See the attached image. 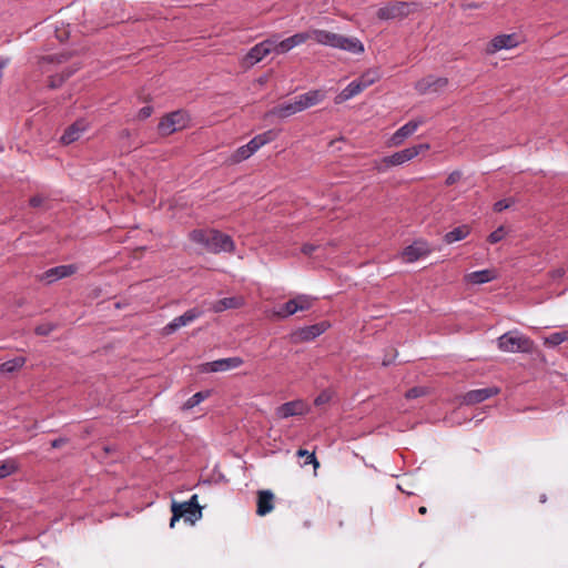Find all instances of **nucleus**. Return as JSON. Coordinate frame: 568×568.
<instances>
[{"label": "nucleus", "mask_w": 568, "mask_h": 568, "mask_svg": "<svg viewBox=\"0 0 568 568\" xmlns=\"http://www.w3.org/2000/svg\"><path fill=\"white\" fill-rule=\"evenodd\" d=\"M296 455L301 458L304 457V459H305L303 463L304 466L312 464L315 469L320 466V463L317 462L314 453H310L306 449H298Z\"/></svg>", "instance_id": "58836bf2"}, {"label": "nucleus", "mask_w": 568, "mask_h": 568, "mask_svg": "<svg viewBox=\"0 0 568 568\" xmlns=\"http://www.w3.org/2000/svg\"><path fill=\"white\" fill-rule=\"evenodd\" d=\"M418 513L420 515H425L427 513V508L425 506L419 507Z\"/></svg>", "instance_id": "4d7b16f0"}, {"label": "nucleus", "mask_w": 568, "mask_h": 568, "mask_svg": "<svg viewBox=\"0 0 568 568\" xmlns=\"http://www.w3.org/2000/svg\"><path fill=\"white\" fill-rule=\"evenodd\" d=\"M172 514L175 518H184L185 521L194 524L202 516L201 507L197 503V495H193L190 500L184 503H172Z\"/></svg>", "instance_id": "39448f33"}, {"label": "nucleus", "mask_w": 568, "mask_h": 568, "mask_svg": "<svg viewBox=\"0 0 568 568\" xmlns=\"http://www.w3.org/2000/svg\"><path fill=\"white\" fill-rule=\"evenodd\" d=\"M179 519L180 518H175V514H173V516L171 518V521H170V527L173 528Z\"/></svg>", "instance_id": "6e6d98bb"}, {"label": "nucleus", "mask_w": 568, "mask_h": 568, "mask_svg": "<svg viewBox=\"0 0 568 568\" xmlns=\"http://www.w3.org/2000/svg\"><path fill=\"white\" fill-rule=\"evenodd\" d=\"M87 130L85 121H77L72 125H70L61 136V142L63 144H70L80 139L83 132Z\"/></svg>", "instance_id": "b1692460"}, {"label": "nucleus", "mask_w": 568, "mask_h": 568, "mask_svg": "<svg viewBox=\"0 0 568 568\" xmlns=\"http://www.w3.org/2000/svg\"><path fill=\"white\" fill-rule=\"evenodd\" d=\"M448 80L443 77L427 75L415 83V90L419 94L436 93L446 88Z\"/></svg>", "instance_id": "ddd939ff"}, {"label": "nucleus", "mask_w": 568, "mask_h": 568, "mask_svg": "<svg viewBox=\"0 0 568 568\" xmlns=\"http://www.w3.org/2000/svg\"><path fill=\"white\" fill-rule=\"evenodd\" d=\"M363 90H365L358 80L352 81L342 92L336 97V102L342 103L345 102L355 95L359 94Z\"/></svg>", "instance_id": "c85d7f7f"}, {"label": "nucleus", "mask_w": 568, "mask_h": 568, "mask_svg": "<svg viewBox=\"0 0 568 568\" xmlns=\"http://www.w3.org/2000/svg\"><path fill=\"white\" fill-rule=\"evenodd\" d=\"M520 37L516 33L499 34L494 37L486 45L485 52L487 54H495L500 50H510L518 47Z\"/></svg>", "instance_id": "9b49d317"}, {"label": "nucleus", "mask_w": 568, "mask_h": 568, "mask_svg": "<svg viewBox=\"0 0 568 568\" xmlns=\"http://www.w3.org/2000/svg\"><path fill=\"white\" fill-rule=\"evenodd\" d=\"M288 42L290 50L305 43L308 40V31L295 33L288 38H286Z\"/></svg>", "instance_id": "c9c22d12"}, {"label": "nucleus", "mask_w": 568, "mask_h": 568, "mask_svg": "<svg viewBox=\"0 0 568 568\" xmlns=\"http://www.w3.org/2000/svg\"><path fill=\"white\" fill-rule=\"evenodd\" d=\"M564 275H565V270L564 268H558V270L552 272V277H561Z\"/></svg>", "instance_id": "864d4df0"}, {"label": "nucleus", "mask_w": 568, "mask_h": 568, "mask_svg": "<svg viewBox=\"0 0 568 568\" xmlns=\"http://www.w3.org/2000/svg\"><path fill=\"white\" fill-rule=\"evenodd\" d=\"M497 394H499L498 387L473 389V390L467 392L464 395L463 402L467 405H474V404L481 403Z\"/></svg>", "instance_id": "f3484780"}, {"label": "nucleus", "mask_w": 568, "mask_h": 568, "mask_svg": "<svg viewBox=\"0 0 568 568\" xmlns=\"http://www.w3.org/2000/svg\"><path fill=\"white\" fill-rule=\"evenodd\" d=\"M63 444H64V439H63V438H59V439H54V440L51 443V446H52L53 448H58V447H61Z\"/></svg>", "instance_id": "603ef678"}, {"label": "nucleus", "mask_w": 568, "mask_h": 568, "mask_svg": "<svg viewBox=\"0 0 568 568\" xmlns=\"http://www.w3.org/2000/svg\"><path fill=\"white\" fill-rule=\"evenodd\" d=\"M23 357H16L12 359H9L0 365V372L1 373H13L14 371L21 368L24 364Z\"/></svg>", "instance_id": "72a5a7b5"}, {"label": "nucleus", "mask_w": 568, "mask_h": 568, "mask_svg": "<svg viewBox=\"0 0 568 568\" xmlns=\"http://www.w3.org/2000/svg\"><path fill=\"white\" fill-rule=\"evenodd\" d=\"M425 394H426V389L424 387H414V388H410L409 390H407L405 396L408 399H413V398L423 396Z\"/></svg>", "instance_id": "a18cd8bd"}, {"label": "nucleus", "mask_w": 568, "mask_h": 568, "mask_svg": "<svg viewBox=\"0 0 568 568\" xmlns=\"http://www.w3.org/2000/svg\"><path fill=\"white\" fill-rule=\"evenodd\" d=\"M514 204V200L513 199H508V200H500L498 202H496L494 204V210L496 212H501L508 207H510L511 205Z\"/></svg>", "instance_id": "37998d69"}, {"label": "nucleus", "mask_w": 568, "mask_h": 568, "mask_svg": "<svg viewBox=\"0 0 568 568\" xmlns=\"http://www.w3.org/2000/svg\"><path fill=\"white\" fill-rule=\"evenodd\" d=\"M74 72V69L69 70L64 75L58 77V75H51L50 77V88H58L61 85V83L69 78Z\"/></svg>", "instance_id": "a19ab883"}, {"label": "nucleus", "mask_w": 568, "mask_h": 568, "mask_svg": "<svg viewBox=\"0 0 568 568\" xmlns=\"http://www.w3.org/2000/svg\"><path fill=\"white\" fill-rule=\"evenodd\" d=\"M331 398H332L331 393L327 390H324L316 396V398L314 399V404L316 406H322V405L327 404L331 400Z\"/></svg>", "instance_id": "79ce46f5"}, {"label": "nucleus", "mask_w": 568, "mask_h": 568, "mask_svg": "<svg viewBox=\"0 0 568 568\" xmlns=\"http://www.w3.org/2000/svg\"><path fill=\"white\" fill-rule=\"evenodd\" d=\"M7 63H8L7 60L0 62V80L2 79L3 69L6 68Z\"/></svg>", "instance_id": "5fc2aeb1"}, {"label": "nucleus", "mask_w": 568, "mask_h": 568, "mask_svg": "<svg viewBox=\"0 0 568 568\" xmlns=\"http://www.w3.org/2000/svg\"><path fill=\"white\" fill-rule=\"evenodd\" d=\"M243 364V359L241 357H227L221 358L213 362H207L201 365V372L205 373H216V372H226L230 369H234L240 367Z\"/></svg>", "instance_id": "4468645a"}, {"label": "nucleus", "mask_w": 568, "mask_h": 568, "mask_svg": "<svg viewBox=\"0 0 568 568\" xmlns=\"http://www.w3.org/2000/svg\"><path fill=\"white\" fill-rule=\"evenodd\" d=\"M302 111L304 110L302 108L301 101L298 100L297 97H295L293 100L286 101L273 108L270 111V114L280 118H287Z\"/></svg>", "instance_id": "a211bd4d"}, {"label": "nucleus", "mask_w": 568, "mask_h": 568, "mask_svg": "<svg viewBox=\"0 0 568 568\" xmlns=\"http://www.w3.org/2000/svg\"><path fill=\"white\" fill-rule=\"evenodd\" d=\"M190 240L210 253H231L235 248L232 237L216 230H194L189 234Z\"/></svg>", "instance_id": "f257e3e1"}, {"label": "nucleus", "mask_w": 568, "mask_h": 568, "mask_svg": "<svg viewBox=\"0 0 568 568\" xmlns=\"http://www.w3.org/2000/svg\"><path fill=\"white\" fill-rule=\"evenodd\" d=\"M410 13V3L406 1H390L381 7L377 11V18L381 20H394L406 18Z\"/></svg>", "instance_id": "1a4fd4ad"}, {"label": "nucleus", "mask_w": 568, "mask_h": 568, "mask_svg": "<svg viewBox=\"0 0 568 568\" xmlns=\"http://www.w3.org/2000/svg\"><path fill=\"white\" fill-rule=\"evenodd\" d=\"M277 136V133L273 130H268L261 134L255 135L247 144L240 146L236 149L229 158V162L231 164L240 163L248 158H251L255 152H257L263 145L272 142Z\"/></svg>", "instance_id": "7ed1b4c3"}, {"label": "nucleus", "mask_w": 568, "mask_h": 568, "mask_svg": "<svg viewBox=\"0 0 568 568\" xmlns=\"http://www.w3.org/2000/svg\"><path fill=\"white\" fill-rule=\"evenodd\" d=\"M53 328H54V325H53V324H51V323H44V324L38 325V326L36 327V333H37L38 335H43V336H44V335L50 334V333L53 331Z\"/></svg>", "instance_id": "c03bdc74"}, {"label": "nucleus", "mask_w": 568, "mask_h": 568, "mask_svg": "<svg viewBox=\"0 0 568 568\" xmlns=\"http://www.w3.org/2000/svg\"><path fill=\"white\" fill-rule=\"evenodd\" d=\"M273 42L264 40L256 45H254L245 57V62L250 65H253L260 61H262L266 55L271 53V44Z\"/></svg>", "instance_id": "aec40b11"}, {"label": "nucleus", "mask_w": 568, "mask_h": 568, "mask_svg": "<svg viewBox=\"0 0 568 568\" xmlns=\"http://www.w3.org/2000/svg\"><path fill=\"white\" fill-rule=\"evenodd\" d=\"M462 178V172L460 171H454L452 172L447 179H446V185H453L455 184L456 182H458Z\"/></svg>", "instance_id": "49530a36"}, {"label": "nucleus", "mask_w": 568, "mask_h": 568, "mask_svg": "<svg viewBox=\"0 0 568 568\" xmlns=\"http://www.w3.org/2000/svg\"><path fill=\"white\" fill-rule=\"evenodd\" d=\"M189 114L184 111H174L164 116L159 123L161 134L169 135L187 126Z\"/></svg>", "instance_id": "0eeeda50"}, {"label": "nucleus", "mask_w": 568, "mask_h": 568, "mask_svg": "<svg viewBox=\"0 0 568 568\" xmlns=\"http://www.w3.org/2000/svg\"><path fill=\"white\" fill-rule=\"evenodd\" d=\"M75 272V266L73 265H60L57 267H52L43 273L41 276L42 281L47 283H52L57 280L67 277Z\"/></svg>", "instance_id": "5701e85b"}, {"label": "nucleus", "mask_w": 568, "mask_h": 568, "mask_svg": "<svg viewBox=\"0 0 568 568\" xmlns=\"http://www.w3.org/2000/svg\"><path fill=\"white\" fill-rule=\"evenodd\" d=\"M268 41L273 42L271 44V53L274 52L276 54H284L291 51L286 39L280 40L276 36H274L270 38Z\"/></svg>", "instance_id": "473e14b6"}, {"label": "nucleus", "mask_w": 568, "mask_h": 568, "mask_svg": "<svg viewBox=\"0 0 568 568\" xmlns=\"http://www.w3.org/2000/svg\"><path fill=\"white\" fill-rule=\"evenodd\" d=\"M429 252V245L425 241H415L413 244L404 248L402 252V258L406 263H413L428 255Z\"/></svg>", "instance_id": "2eb2a0df"}, {"label": "nucleus", "mask_w": 568, "mask_h": 568, "mask_svg": "<svg viewBox=\"0 0 568 568\" xmlns=\"http://www.w3.org/2000/svg\"><path fill=\"white\" fill-rule=\"evenodd\" d=\"M68 60L64 53L48 55L41 59L40 69L43 73L53 71L54 67L61 65Z\"/></svg>", "instance_id": "bb28decb"}, {"label": "nucleus", "mask_w": 568, "mask_h": 568, "mask_svg": "<svg viewBox=\"0 0 568 568\" xmlns=\"http://www.w3.org/2000/svg\"><path fill=\"white\" fill-rule=\"evenodd\" d=\"M497 277V273L494 268H486L480 271H475L467 273L465 275V281L469 284H485L494 281Z\"/></svg>", "instance_id": "4be33fe9"}, {"label": "nucleus", "mask_w": 568, "mask_h": 568, "mask_svg": "<svg viewBox=\"0 0 568 568\" xmlns=\"http://www.w3.org/2000/svg\"><path fill=\"white\" fill-rule=\"evenodd\" d=\"M19 468L18 463L14 459H7L0 465V479H3L14 474Z\"/></svg>", "instance_id": "f704fd0d"}, {"label": "nucleus", "mask_w": 568, "mask_h": 568, "mask_svg": "<svg viewBox=\"0 0 568 568\" xmlns=\"http://www.w3.org/2000/svg\"><path fill=\"white\" fill-rule=\"evenodd\" d=\"M409 148H410V150L416 151V156H417L420 152L429 150L430 145L428 143H420V144L409 146Z\"/></svg>", "instance_id": "de8ad7c7"}, {"label": "nucleus", "mask_w": 568, "mask_h": 568, "mask_svg": "<svg viewBox=\"0 0 568 568\" xmlns=\"http://www.w3.org/2000/svg\"><path fill=\"white\" fill-rule=\"evenodd\" d=\"M202 315V312L197 308H191L186 311L184 314L173 318L165 327L164 332L166 334H171L175 332L176 329L186 326L187 324L192 323L196 318H199Z\"/></svg>", "instance_id": "dca6fc26"}, {"label": "nucleus", "mask_w": 568, "mask_h": 568, "mask_svg": "<svg viewBox=\"0 0 568 568\" xmlns=\"http://www.w3.org/2000/svg\"><path fill=\"white\" fill-rule=\"evenodd\" d=\"M329 327L328 322H321L294 331L291 338L294 343L311 342L322 335Z\"/></svg>", "instance_id": "f8f14e48"}, {"label": "nucleus", "mask_w": 568, "mask_h": 568, "mask_svg": "<svg viewBox=\"0 0 568 568\" xmlns=\"http://www.w3.org/2000/svg\"><path fill=\"white\" fill-rule=\"evenodd\" d=\"M301 101L303 110L318 104L324 99V92L321 90H311L306 93L297 95Z\"/></svg>", "instance_id": "cd10ccee"}, {"label": "nucleus", "mask_w": 568, "mask_h": 568, "mask_svg": "<svg viewBox=\"0 0 568 568\" xmlns=\"http://www.w3.org/2000/svg\"><path fill=\"white\" fill-rule=\"evenodd\" d=\"M507 234V231L504 226H499L494 232H491L488 236V242L491 244H496L500 242Z\"/></svg>", "instance_id": "ea45409f"}, {"label": "nucleus", "mask_w": 568, "mask_h": 568, "mask_svg": "<svg viewBox=\"0 0 568 568\" xmlns=\"http://www.w3.org/2000/svg\"><path fill=\"white\" fill-rule=\"evenodd\" d=\"M425 123L424 118H416L404 125H402L399 129H397L392 136L387 140L386 145L388 148L399 146L402 145L408 138H410L420 125Z\"/></svg>", "instance_id": "6e6552de"}, {"label": "nucleus", "mask_w": 568, "mask_h": 568, "mask_svg": "<svg viewBox=\"0 0 568 568\" xmlns=\"http://www.w3.org/2000/svg\"><path fill=\"white\" fill-rule=\"evenodd\" d=\"M470 233V227L468 225H460L458 227H455L454 230L449 231L445 234L444 241L447 244H453L455 242L462 241L466 239Z\"/></svg>", "instance_id": "c756f323"}, {"label": "nucleus", "mask_w": 568, "mask_h": 568, "mask_svg": "<svg viewBox=\"0 0 568 568\" xmlns=\"http://www.w3.org/2000/svg\"><path fill=\"white\" fill-rule=\"evenodd\" d=\"M311 410L310 405L303 399L286 402L275 409V416L278 419H287L295 416H304Z\"/></svg>", "instance_id": "9d476101"}, {"label": "nucleus", "mask_w": 568, "mask_h": 568, "mask_svg": "<svg viewBox=\"0 0 568 568\" xmlns=\"http://www.w3.org/2000/svg\"><path fill=\"white\" fill-rule=\"evenodd\" d=\"M568 341V329L555 332L544 338V344L550 347L560 345Z\"/></svg>", "instance_id": "7c9ffc66"}, {"label": "nucleus", "mask_w": 568, "mask_h": 568, "mask_svg": "<svg viewBox=\"0 0 568 568\" xmlns=\"http://www.w3.org/2000/svg\"><path fill=\"white\" fill-rule=\"evenodd\" d=\"M307 31H308V40L313 39L318 44L336 49V44H337L339 34L327 31V30H321V29H310Z\"/></svg>", "instance_id": "6ab92c4d"}, {"label": "nucleus", "mask_w": 568, "mask_h": 568, "mask_svg": "<svg viewBox=\"0 0 568 568\" xmlns=\"http://www.w3.org/2000/svg\"><path fill=\"white\" fill-rule=\"evenodd\" d=\"M41 203H42V199L39 196H34V197L30 199V205L33 207L40 206Z\"/></svg>", "instance_id": "3c124183"}, {"label": "nucleus", "mask_w": 568, "mask_h": 568, "mask_svg": "<svg viewBox=\"0 0 568 568\" xmlns=\"http://www.w3.org/2000/svg\"><path fill=\"white\" fill-rule=\"evenodd\" d=\"M268 41L273 42L271 44V53L274 52L276 54H284L291 51L286 39L280 40L276 36H274L270 38Z\"/></svg>", "instance_id": "2f4dec72"}, {"label": "nucleus", "mask_w": 568, "mask_h": 568, "mask_svg": "<svg viewBox=\"0 0 568 568\" xmlns=\"http://www.w3.org/2000/svg\"><path fill=\"white\" fill-rule=\"evenodd\" d=\"M540 501H541V503H545V501H546V496H545V495H542V496L540 497Z\"/></svg>", "instance_id": "13d9d810"}, {"label": "nucleus", "mask_w": 568, "mask_h": 568, "mask_svg": "<svg viewBox=\"0 0 568 568\" xmlns=\"http://www.w3.org/2000/svg\"><path fill=\"white\" fill-rule=\"evenodd\" d=\"M273 498L274 495L270 490H262L258 493L256 510L258 516H265L272 511L274 508Z\"/></svg>", "instance_id": "a878e982"}, {"label": "nucleus", "mask_w": 568, "mask_h": 568, "mask_svg": "<svg viewBox=\"0 0 568 568\" xmlns=\"http://www.w3.org/2000/svg\"><path fill=\"white\" fill-rule=\"evenodd\" d=\"M314 298L310 295L300 294L294 298L288 300L282 305L274 306L271 310H267L266 316L270 318H286L291 315H294L297 312L307 311L312 307Z\"/></svg>", "instance_id": "f03ea898"}, {"label": "nucleus", "mask_w": 568, "mask_h": 568, "mask_svg": "<svg viewBox=\"0 0 568 568\" xmlns=\"http://www.w3.org/2000/svg\"><path fill=\"white\" fill-rule=\"evenodd\" d=\"M498 348L506 353H529L534 348L532 341L517 331L507 332L498 341Z\"/></svg>", "instance_id": "20e7f679"}, {"label": "nucleus", "mask_w": 568, "mask_h": 568, "mask_svg": "<svg viewBox=\"0 0 568 568\" xmlns=\"http://www.w3.org/2000/svg\"><path fill=\"white\" fill-rule=\"evenodd\" d=\"M152 114V108L151 106H144L139 111V118L140 119H146Z\"/></svg>", "instance_id": "09e8293b"}, {"label": "nucleus", "mask_w": 568, "mask_h": 568, "mask_svg": "<svg viewBox=\"0 0 568 568\" xmlns=\"http://www.w3.org/2000/svg\"><path fill=\"white\" fill-rule=\"evenodd\" d=\"M244 305V300L242 297H224L212 303L210 310L214 313H222L226 310L239 308Z\"/></svg>", "instance_id": "393cba45"}, {"label": "nucleus", "mask_w": 568, "mask_h": 568, "mask_svg": "<svg viewBox=\"0 0 568 568\" xmlns=\"http://www.w3.org/2000/svg\"><path fill=\"white\" fill-rule=\"evenodd\" d=\"M210 395V392H197L193 396H191L184 404V408L191 409L206 399Z\"/></svg>", "instance_id": "4c0bfd02"}, {"label": "nucleus", "mask_w": 568, "mask_h": 568, "mask_svg": "<svg viewBox=\"0 0 568 568\" xmlns=\"http://www.w3.org/2000/svg\"><path fill=\"white\" fill-rule=\"evenodd\" d=\"M415 158H416V151L410 150V148H406L404 150L393 153L392 155L384 156L383 159L375 161L374 169L377 172H385L392 166L403 165L406 162H409Z\"/></svg>", "instance_id": "423d86ee"}, {"label": "nucleus", "mask_w": 568, "mask_h": 568, "mask_svg": "<svg viewBox=\"0 0 568 568\" xmlns=\"http://www.w3.org/2000/svg\"><path fill=\"white\" fill-rule=\"evenodd\" d=\"M336 49L347 51L353 54H362L365 51L362 41L355 37L338 36Z\"/></svg>", "instance_id": "412c9836"}, {"label": "nucleus", "mask_w": 568, "mask_h": 568, "mask_svg": "<svg viewBox=\"0 0 568 568\" xmlns=\"http://www.w3.org/2000/svg\"><path fill=\"white\" fill-rule=\"evenodd\" d=\"M317 248H318V246H315V245H312V244H305V245L302 247V252H303L305 255H312V254H313V252H315Z\"/></svg>", "instance_id": "8fccbe9b"}, {"label": "nucleus", "mask_w": 568, "mask_h": 568, "mask_svg": "<svg viewBox=\"0 0 568 568\" xmlns=\"http://www.w3.org/2000/svg\"><path fill=\"white\" fill-rule=\"evenodd\" d=\"M378 78H379V75H378V72L376 70H369V71L363 73L361 75V78L357 79V80L359 81L362 87L364 89H366L369 85H372L373 83H375L378 80Z\"/></svg>", "instance_id": "e433bc0d"}]
</instances>
